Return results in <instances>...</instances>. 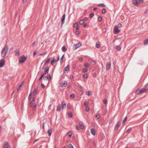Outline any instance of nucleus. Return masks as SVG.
I'll return each instance as SVG.
<instances>
[{
	"label": "nucleus",
	"mask_w": 148,
	"mask_h": 148,
	"mask_svg": "<svg viewBox=\"0 0 148 148\" xmlns=\"http://www.w3.org/2000/svg\"><path fill=\"white\" fill-rule=\"evenodd\" d=\"M8 47L7 45H5L1 52V55L2 57H4L8 53Z\"/></svg>",
	"instance_id": "f257e3e1"
},
{
	"label": "nucleus",
	"mask_w": 148,
	"mask_h": 148,
	"mask_svg": "<svg viewBox=\"0 0 148 148\" xmlns=\"http://www.w3.org/2000/svg\"><path fill=\"white\" fill-rule=\"evenodd\" d=\"M27 58L24 56H22L19 58V62L20 63H23L27 59Z\"/></svg>",
	"instance_id": "f03ea898"
},
{
	"label": "nucleus",
	"mask_w": 148,
	"mask_h": 148,
	"mask_svg": "<svg viewBox=\"0 0 148 148\" xmlns=\"http://www.w3.org/2000/svg\"><path fill=\"white\" fill-rule=\"evenodd\" d=\"M3 148H10V146L9 145L8 143L7 142H5L3 145Z\"/></svg>",
	"instance_id": "7ed1b4c3"
},
{
	"label": "nucleus",
	"mask_w": 148,
	"mask_h": 148,
	"mask_svg": "<svg viewBox=\"0 0 148 148\" xmlns=\"http://www.w3.org/2000/svg\"><path fill=\"white\" fill-rule=\"evenodd\" d=\"M67 84V83L66 81H64L61 82L60 86L62 87H64L66 86Z\"/></svg>",
	"instance_id": "20e7f679"
},
{
	"label": "nucleus",
	"mask_w": 148,
	"mask_h": 148,
	"mask_svg": "<svg viewBox=\"0 0 148 148\" xmlns=\"http://www.w3.org/2000/svg\"><path fill=\"white\" fill-rule=\"evenodd\" d=\"M111 66V62L110 61L108 62L106 64V69L107 70H109L110 67Z\"/></svg>",
	"instance_id": "39448f33"
},
{
	"label": "nucleus",
	"mask_w": 148,
	"mask_h": 148,
	"mask_svg": "<svg viewBox=\"0 0 148 148\" xmlns=\"http://www.w3.org/2000/svg\"><path fill=\"white\" fill-rule=\"evenodd\" d=\"M5 63V61L3 59H1L0 60V68L2 67Z\"/></svg>",
	"instance_id": "423d86ee"
},
{
	"label": "nucleus",
	"mask_w": 148,
	"mask_h": 148,
	"mask_svg": "<svg viewBox=\"0 0 148 148\" xmlns=\"http://www.w3.org/2000/svg\"><path fill=\"white\" fill-rule=\"evenodd\" d=\"M114 29L115 32L116 33H119L120 32V30L119 29V27H117L116 25L114 26Z\"/></svg>",
	"instance_id": "0eeeda50"
},
{
	"label": "nucleus",
	"mask_w": 148,
	"mask_h": 148,
	"mask_svg": "<svg viewBox=\"0 0 148 148\" xmlns=\"http://www.w3.org/2000/svg\"><path fill=\"white\" fill-rule=\"evenodd\" d=\"M69 64L67 66L65 67L64 69V72H65V71H67V72H68L70 70L69 69Z\"/></svg>",
	"instance_id": "6e6552de"
},
{
	"label": "nucleus",
	"mask_w": 148,
	"mask_h": 148,
	"mask_svg": "<svg viewBox=\"0 0 148 148\" xmlns=\"http://www.w3.org/2000/svg\"><path fill=\"white\" fill-rule=\"evenodd\" d=\"M121 122L120 121H118L116 123L114 128L115 130H117L119 126L121 124Z\"/></svg>",
	"instance_id": "1a4fd4ad"
},
{
	"label": "nucleus",
	"mask_w": 148,
	"mask_h": 148,
	"mask_svg": "<svg viewBox=\"0 0 148 148\" xmlns=\"http://www.w3.org/2000/svg\"><path fill=\"white\" fill-rule=\"evenodd\" d=\"M140 90V91L141 94L144 92H147L148 91V90L145 88H142Z\"/></svg>",
	"instance_id": "9d476101"
},
{
	"label": "nucleus",
	"mask_w": 148,
	"mask_h": 148,
	"mask_svg": "<svg viewBox=\"0 0 148 148\" xmlns=\"http://www.w3.org/2000/svg\"><path fill=\"white\" fill-rule=\"evenodd\" d=\"M43 79L44 81H45V82H44L45 84L46 83L47 84H48L49 82L48 80L47 76L44 77Z\"/></svg>",
	"instance_id": "9b49d317"
},
{
	"label": "nucleus",
	"mask_w": 148,
	"mask_h": 148,
	"mask_svg": "<svg viewBox=\"0 0 148 148\" xmlns=\"http://www.w3.org/2000/svg\"><path fill=\"white\" fill-rule=\"evenodd\" d=\"M82 45V44L81 43H78L77 44L75 45L74 47L75 48V49H76L80 47Z\"/></svg>",
	"instance_id": "f8f14e48"
},
{
	"label": "nucleus",
	"mask_w": 148,
	"mask_h": 148,
	"mask_svg": "<svg viewBox=\"0 0 148 148\" xmlns=\"http://www.w3.org/2000/svg\"><path fill=\"white\" fill-rule=\"evenodd\" d=\"M49 67H47L45 69V71H44V73L42 74H44V75L47 73H48L49 72Z\"/></svg>",
	"instance_id": "ddd939ff"
},
{
	"label": "nucleus",
	"mask_w": 148,
	"mask_h": 148,
	"mask_svg": "<svg viewBox=\"0 0 148 148\" xmlns=\"http://www.w3.org/2000/svg\"><path fill=\"white\" fill-rule=\"evenodd\" d=\"M37 106V103L35 102H34L32 107V110H34L36 109Z\"/></svg>",
	"instance_id": "4468645a"
},
{
	"label": "nucleus",
	"mask_w": 148,
	"mask_h": 148,
	"mask_svg": "<svg viewBox=\"0 0 148 148\" xmlns=\"http://www.w3.org/2000/svg\"><path fill=\"white\" fill-rule=\"evenodd\" d=\"M62 108L63 109L66 108V103L64 101H63L62 103Z\"/></svg>",
	"instance_id": "2eb2a0df"
},
{
	"label": "nucleus",
	"mask_w": 148,
	"mask_h": 148,
	"mask_svg": "<svg viewBox=\"0 0 148 148\" xmlns=\"http://www.w3.org/2000/svg\"><path fill=\"white\" fill-rule=\"evenodd\" d=\"M65 18V14H64L63 15L62 19V24H63L64 23V21Z\"/></svg>",
	"instance_id": "dca6fc26"
},
{
	"label": "nucleus",
	"mask_w": 148,
	"mask_h": 148,
	"mask_svg": "<svg viewBox=\"0 0 148 148\" xmlns=\"http://www.w3.org/2000/svg\"><path fill=\"white\" fill-rule=\"evenodd\" d=\"M52 129L51 128H50L48 130L47 132L49 134V136H50L52 133Z\"/></svg>",
	"instance_id": "f3484780"
},
{
	"label": "nucleus",
	"mask_w": 148,
	"mask_h": 148,
	"mask_svg": "<svg viewBox=\"0 0 148 148\" xmlns=\"http://www.w3.org/2000/svg\"><path fill=\"white\" fill-rule=\"evenodd\" d=\"M50 60V58H48L47 60H46L44 64V66H45L48 63H49Z\"/></svg>",
	"instance_id": "a211bd4d"
},
{
	"label": "nucleus",
	"mask_w": 148,
	"mask_h": 148,
	"mask_svg": "<svg viewBox=\"0 0 148 148\" xmlns=\"http://www.w3.org/2000/svg\"><path fill=\"white\" fill-rule=\"evenodd\" d=\"M91 134L93 135H95V130L93 128H92L91 129Z\"/></svg>",
	"instance_id": "6ab92c4d"
},
{
	"label": "nucleus",
	"mask_w": 148,
	"mask_h": 148,
	"mask_svg": "<svg viewBox=\"0 0 148 148\" xmlns=\"http://www.w3.org/2000/svg\"><path fill=\"white\" fill-rule=\"evenodd\" d=\"M97 6L101 7H106L105 5L103 3L99 4L97 5Z\"/></svg>",
	"instance_id": "aec40b11"
},
{
	"label": "nucleus",
	"mask_w": 148,
	"mask_h": 148,
	"mask_svg": "<svg viewBox=\"0 0 148 148\" xmlns=\"http://www.w3.org/2000/svg\"><path fill=\"white\" fill-rule=\"evenodd\" d=\"M67 49L65 46H63L62 48V51L63 52H65L67 51Z\"/></svg>",
	"instance_id": "412c9836"
},
{
	"label": "nucleus",
	"mask_w": 148,
	"mask_h": 148,
	"mask_svg": "<svg viewBox=\"0 0 148 148\" xmlns=\"http://www.w3.org/2000/svg\"><path fill=\"white\" fill-rule=\"evenodd\" d=\"M15 55L16 56H18L19 55V51L18 50L16 49L15 51Z\"/></svg>",
	"instance_id": "4be33fe9"
},
{
	"label": "nucleus",
	"mask_w": 148,
	"mask_h": 148,
	"mask_svg": "<svg viewBox=\"0 0 148 148\" xmlns=\"http://www.w3.org/2000/svg\"><path fill=\"white\" fill-rule=\"evenodd\" d=\"M133 4L135 5H137L138 4V2L137 0H133Z\"/></svg>",
	"instance_id": "5701e85b"
},
{
	"label": "nucleus",
	"mask_w": 148,
	"mask_h": 148,
	"mask_svg": "<svg viewBox=\"0 0 148 148\" xmlns=\"http://www.w3.org/2000/svg\"><path fill=\"white\" fill-rule=\"evenodd\" d=\"M38 92V89L36 88L34 90L33 93V95H35Z\"/></svg>",
	"instance_id": "b1692460"
},
{
	"label": "nucleus",
	"mask_w": 148,
	"mask_h": 148,
	"mask_svg": "<svg viewBox=\"0 0 148 148\" xmlns=\"http://www.w3.org/2000/svg\"><path fill=\"white\" fill-rule=\"evenodd\" d=\"M121 48L120 45H117L116 47V49L118 51H120L121 49Z\"/></svg>",
	"instance_id": "393cba45"
},
{
	"label": "nucleus",
	"mask_w": 148,
	"mask_h": 148,
	"mask_svg": "<svg viewBox=\"0 0 148 148\" xmlns=\"http://www.w3.org/2000/svg\"><path fill=\"white\" fill-rule=\"evenodd\" d=\"M61 110V106L59 105L58 106L57 108V110L58 111H60Z\"/></svg>",
	"instance_id": "a878e982"
},
{
	"label": "nucleus",
	"mask_w": 148,
	"mask_h": 148,
	"mask_svg": "<svg viewBox=\"0 0 148 148\" xmlns=\"http://www.w3.org/2000/svg\"><path fill=\"white\" fill-rule=\"evenodd\" d=\"M140 89H138V90H137L136 91V93L137 94V95H140V94H141V92H140Z\"/></svg>",
	"instance_id": "bb28decb"
},
{
	"label": "nucleus",
	"mask_w": 148,
	"mask_h": 148,
	"mask_svg": "<svg viewBox=\"0 0 148 148\" xmlns=\"http://www.w3.org/2000/svg\"><path fill=\"white\" fill-rule=\"evenodd\" d=\"M47 77V78L48 80L49 81L51 80V75L50 74L48 75Z\"/></svg>",
	"instance_id": "cd10ccee"
},
{
	"label": "nucleus",
	"mask_w": 148,
	"mask_h": 148,
	"mask_svg": "<svg viewBox=\"0 0 148 148\" xmlns=\"http://www.w3.org/2000/svg\"><path fill=\"white\" fill-rule=\"evenodd\" d=\"M55 62H56V60L54 59H53L51 61V64L52 65H54L53 63Z\"/></svg>",
	"instance_id": "c85d7f7f"
},
{
	"label": "nucleus",
	"mask_w": 148,
	"mask_h": 148,
	"mask_svg": "<svg viewBox=\"0 0 148 148\" xmlns=\"http://www.w3.org/2000/svg\"><path fill=\"white\" fill-rule=\"evenodd\" d=\"M84 23V21L82 19L81 20L79 21V24L81 25L83 24Z\"/></svg>",
	"instance_id": "c756f323"
},
{
	"label": "nucleus",
	"mask_w": 148,
	"mask_h": 148,
	"mask_svg": "<svg viewBox=\"0 0 148 148\" xmlns=\"http://www.w3.org/2000/svg\"><path fill=\"white\" fill-rule=\"evenodd\" d=\"M144 45H147L148 44V39L144 40Z\"/></svg>",
	"instance_id": "7c9ffc66"
},
{
	"label": "nucleus",
	"mask_w": 148,
	"mask_h": 148,
	"mask_svg": "<svg viewBox=\"0 0 148 148\" xmlns=\"http://www.w3.org/2000/svg\"><path fill=\"white\" fill-rule=\"evenodd\" d=\"M68 148H73V146L71 144H69L68 145Z\"/></svg>",
	"instance_id": "2f4dec72"
},
{
	"label": "nucleus",
	"mask_w": 148,
	"mask_h": 148,
	"mask_svg": "<svg viewBox=\"0 0 148 148\" xmlns=\"http://www.w3.org/2000/svg\"><path fill=\"white\" fill-rule=\"evenodd\" d=\"M31 95H32V92H31L29 95L28 97V99L29 101H30L31 99Z\"/></svg>",
	"instance_id": "473e14b6"
},
{
	"label": "nucleus",
	"mask_w": 148,
	"mask_h": 148,
	"mask_svg": "<svg viewBox=\"0 0 148 148\" xmlns=\"http://www.w3.org/2000/svg\"><path fill=\"white\" fill-rule=\"evenodd\" d=\"M78 24L77 23H75L73 24V27H77Z\"/></svg>",
	"instance_id": "72a5a7b5"
},
{
	"label": "nucleus",
	"mask_w": 148,
	"mask_h": 148,
	"mask_svg": "<svg viewBox=\"0 0 148 148\" xmlns=\"http://www.w3.org/2000/svg\"><path fill=\"white\" fill-rule=\"evenodd\" d=\"M79 128L81 129H83L84 127V125L83 124H79Z\"/></svg>",
	"instance_id": "f704fd0d"
},
{
	"label": "nucleus",
	"mask_w": 148,
	"mask_h": 148,
	"mask_svg": "<svg viewBox=\"0 0 148 148\" xmlns=\"http://www.w3.org/2000/svg\"><path fill=\"white\" fill-rule=\"evenodd\" d=\"M34 102H33V101H31L29 104V106L30 107H32V106H33V103H34Z\"/></svg>",
	"instance_id": "c9c22d12"
},
{
	"label": "nucleus",
	"mask_w": 148,
	"mask_h": 148,
	"mask_svg": "<svg viewBox=\"0 0 148 148\" xmlns=\"http://www.w3.org/2000/svg\"><path fill=\"white\" fill-rule=\"evenodd\" d=\"M102 18L101 16L99 17L98 18V21L99 22H101L102 21Z\"/></svg>",
	"instance_id": "e433bc0d"
},
{
	"label": "nucleus",
	"mask_w": 148,
	"mask_h": 148,
	"mask_svg": "<svg viewBox=\"0 0 148 148\" xmlns=\"http://www.w3.org/2000/svg\"><path fill=\"white\" fill-rule=\"evenodd\" d=\"M87 71L88 70L87 69L85 68H84L82 69V72L84 73H85L86 72H87Z\"/></svg>",
	"instance_id": "4c0bfd02"
},
{
	"label": "nucleus",
	"mask_w": 148,
	"mask_h": 148,
	"mask_svg": "<svg viewBox=\"0 0 148 148\" xmlns=\"http://www.w3.org/2000/svg\"><path fill=\"white\" fill-rule=\"evenodd\" d=\"M131 130H132V128H130V129L127 130L126 131V133L127 134H128L131 131Z\"/></svg>",
	"instance_id": "58836bf2"
},
{
	"label": "nucleus",
	"mask_w": 148,
	"mask_h": 148,
	"mask_svg": "<svg viewBox=\"0 0 148 148\" xmlns=\"http://www.w3.org/2000/svg\"><path fill=\"white\" fill-rule=\"evenodd\" d=\"M68 116L69 117H72L73 116V115L71 112H70L68 114Z\"/></svg>",
	"instance_id": "ea45409f"
},
{
	"label": "nucleus",
	"mask_w": 148,
	"mask_h": 148,
	"mask_svg": "<svg viewBox=\"0 0 148 148\" xmlns=\"http://www.w3.org/2000/svg\"><path fill=\"white\" fill-rule=\"evenodd\" d=\"M106 10L105 9H103L102 10L101 12L102 14H104L106 13Z\"/></svg>",
	"instance_id": "a19ab883"
},
{
	"label": "nucleus",
	"mask_w": 148,
	"mask_h": 148,
	"mask_svg": "<svg viewBox=\"0 0 148 148\" xmlns=\"http://www.w3.org/2000/svg\"><path fill=\"white\" fill-rule=\"evenodd\" d=\"M118 27H122V24L120 23H118L117 25H116Z\"/></svg>",
	"instance_id": "79ce46f5"
},
{
	"label": "nucleus",
	"mask_w": 148,
	"mask_h": 148,
	"mask_svg": "<svg viewBox=\"0 0 148 148\" xmlns=\"http://www.w3.org/2000/svg\"><path fill=\"white\" fill-rule=\"evenodd\" d=\"M64 55H63L62 56V57L60 59V61L61 63V64L62 62V60L63 59L64 57Z\"/></svg>",
	"instance_id": "37998d69"
},
{
	"label": "nucleus",
	"mask_w": 148,
	"mask_h": 148,
	"mask_svg": "<svg viewBox=\"0 0 148 148\" xmlns=\"http://www.w3.org/2000/svg\"><path fill=\"white\" fill-rule=\"evenodd\" d=\"M127 117H125L124 118V119L123 121V124H124L125 123V122L127 120Z\"/></svg>",
	"instance_id": "c03bdc74"
},
{
	"label": "nucleus",
	"mask_w": 148,
	"mask_h": 148,
	"mask_svg": "<svg viewBox=\"0 0 148 148\" xmlns=\"http://www.w3.org/2000/svg\"><path fill=\"white\" fill-rule=\"evenodd\" d=\"M96 47L97 48H99L100 47V45L99 44H97L96 45Z\"/></svg>",
	"instance_id": "a18cd8bd"
},
{
	"label": "nucleus",
	"mask_w": 148,
	"mask_h": 148,
	"mask_svg": "<svg viewBox=\"0 0 148 148\" xmlns=\"http://www.w3.org/2000/svg\"><path fill=\"white\" fill-rule=\"evenodd\" d=\"M103 102L105 104L107 103V100L106 99H103Z\"/></svg>",
	"instance_id": "49530a36"
},
{
	"label": "nucleus",
	"mask_w": 148,
	"mask_h": 148,
	"mask_svg": "<svg viewBox=\"0 0 148 148\" xmlns=\"http://www.w3.org/2000/svg\"><path fill=\"white\" fill-rule=\"evenodd\" d=\"M90 91H88V92H86V93L88 95L90 96L91 95V94H90Z\"/></svg>",
	"instance_id": "de8ad7c7"
},
{
	"label": "nucleus",
	"mask_w": 148,
	"mask_h": 148,
	"mask_svg": "<svg viewBox=\"0 0 148 148\" xmlns=\"http://www.w3.org/2000/svg\"><path fill=\"white\" fill-rule=\"evenodd\" d=\"M94 13H91L90 14V15H89V16L90 17H91V18H92V17L93 16H94Z\"/></svg>",
	"instance_id": "09e8293b"
},
{
	"label": "nucleus",
	"mask_w": 148,
	"mask_h": 148,
	"mask_svg": "<svg viewBox=\"0 0 148 148\" xmlns=\"http://www.w3.org/2000/svg\"><path fill=\"white\" fill-rule=\"evenodd\" d=\"M83 77L84 78H86L87 77V74H84L83 75Z\"/></svg>",
	"instance_id": "8fccbe9b"
},
{
	"label": "nucleus",
	"mask_w": 148,
	"mask_h": 148,
	"mask_svg": "<svg viewBox=\"0 0 148 148\" xmlns=\"http://www.w3.org/2000/svg\"><path fill=\"white\" fill-rule=\"evenodd\" d=\"M44 76V74H42L41 76H40L39 79V81H40L41 80L42 78Z\"/></svg>",
	"instance_id": "3c124183"
},
{
	"label": "nucleus",
	"mask_w": 148,
	"mask_h": 148,
	"mask_svg": "<svg viewBox=\"0 0 148 148\" xmlns=\"http://www.w3.org/2000/svg\"><path fill=\"white\" fill-rule=\"evenodd\" d=\"M70 97H71L74 98L75 97V96L74 94H72L71 95Z\"/></svg>",
	"instance_id": "603ef678"
},
{
	"label": "nucleus",
	"mask_w": 148,
	"mask_h": 148,
	"mask_svg": "<svg viewBox=\"0 0 148 148\" xmlns=\"http://www.w3.org/2000/svg\"><path fill=\"white\" fill-rule=\"evenodd\" d=\"M88 103L87 102H85L84 103V105L85 106H87L88 105Z\"/></svg>",
	"instance_id": "864d4df0"
},
{
	"label": "nucleus",
	"mask_w": 148,
	"mask_h": 148,
	"mask_svg": "<svg viewBox=\"0 0 148 148\" xmlns=\"http://www.w3.org/2000/svg\"><path fill=\"white\" fill-rule=\"evenodd\" d=\"M68 134L69 135V136L70 137H71V135H72V134H71V132H68Z\"/></svg>",
	"instance_id": "5fc2aeb1"
},
{
	"label": "nucleus",
	"mask_w": 148,
	"mask_h": 148,
	"mask_svg": "<svg viewBox=\"0 0 148 148\" xmlns=\"http://www.w3.org/2000/svg\"><path fill=\"white\" fill-rule=\"evenodd\" d=\"M95 116L96 118H97V119H98L100 117V116L99 115H96Z\"/></svg>",
	"instance_id": "6e6d98bb"
},
{
	"label": "nucleus",
	"mask_w": 148,
	"mask_h": 148,
	"mask_svg": "<svg viewBox=\"0 0 148 148\" xmlns=\"http://www.w3.org/2000/svg\"><path fill=\"white\" fill-rule=\"evenodd\" d=\"M46 54V53H40L39 54V55L40 56H42V55H45Z\"/></svg>",
	"instance_id": "4d7b16f0"
},
{
	"label": "nucleus",
	"mask_w": 148,
	"mask_h": 148,
	"mask_svg": "<svg viewBox=\"0 0 148 148\" xmlns=\"http://www.w3.org/2000/svg\"><path fill=\"white\" fill-rule=\"evenodd\" d=\"M37 53V52L36 51H35L33 53V56H35Z\"/></svg>",
	"instance_id": "13d9d810"
},
{
	"label": "nucleus",
	"mask_w": 148,
	"mask_h": 148,
	"mask_svg": "<svg viewBox=\"0 0 148 148\" xmlns=\"http://www.w3.org/2000/svg\"><path fill=\"white\" fill-rule=\"evenodd\" d=\"M85 110L86 112H88L89 110V108L88 107H86L85 108Z\"/></svg>",
	"instance_id": "bf43d9fd"
},
{
	"label": "nucleus",
	"mask_w": 148,
	"mask_h": 148,
	"mask_svg": "<svg viewBox=\"0 0 148 148\" xmlns=\"http://www.w3.org/2000/svg\"><path fill=\"white\" fill-rule=\"evenodd\" d=\"M84 66L86 67H87L88 66V63H85L84 64Z\"/></svg>",
	"instance_id": "052dcab7"
},
{
	"label": "nucleus",
	"mask_w": 148,
	"mask_h": 148,
	"mask_svg": "<svg viewBox=\"0 0 148 148\" xmlns=\"http://www.w3.org/2000/svg\"><path fill=\"white\" fill-rule=\"evenodd\" d=\"M41 87L42 88H44L45 87V86L44 84L43 83H42L41 84Z\"/></svg>",
	"instance_id": "680f3d73"
},
{
	"label": "nucleus",
	"mask_w": 148,
	"mask_h": 148,
	"mask_svg": "<svg viewBox=\"0 0 148 148\" xmlns=\"http://www.w3.org/2000/svg\"><path fill=\"white\" fill-rule=\"evenodd\" d=\"M75 34L76 35L79 34V32L78 31H77L75 32Z\"/></svg>",
	"instance_id": "e2e57ef3"
},
{
	"label": "nucleus",
	"mask_w": 148,
	"mask_h": 148,
	"mask_svg": "<svg viewBox=\"0 0 148 148\" xmlns=\"http://www.w3.org/2000/svg\"><path fill=\"white\" fill-rule=\"evenodd\" d=\"M139 1V2L140 3H143V0H138Z\"/></svg>",
	"instance_id": "0e129e2a"
},
{
	"label": "nucleus",
	"mask_w": 148,
	"mask_h": 148,
	"mask_svg": "<svg viewBox=\"0 0 148 148\" xmlns=\"http://www.w3.org/2000/svg\"><path fill=\"white\" fill-rule=\"evenodd\" d=\"M144 13L145 14H147L148 13V9H147L144 12Z\"/></svg>",
	"instance_id": "69168bd1"
},
{
	"label": "nucleus",
	"mask_w": 148,
	"mask_h": 148,
	"mask_svg": "<svg viewBox=\"0 0 148 148\" xmlns=\"http://www.w3.org/2000/svg\"><path fill=\"white\" fill-rule=\"evenodd\" d=\"M76 128L77 130H79V127L78 126L76 125Z\"/></svg>",
	"instance_id": "338daca9"
},
{
	"label": "nucleus",
	"mask_w": 148,
	"mask_h": 148,
	"mask_svg": "<svg viewBox=\"0 0 148 148\" xmlns=\"http://www.w3.org/2000/svg\"><path fill=\"white\" fill-rule=\"evenodd\" d=\"M27 0H23V3H25L26 2Z\"/></svg>",
	"instance_id": "774afa93"
}]
</instances>
